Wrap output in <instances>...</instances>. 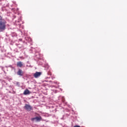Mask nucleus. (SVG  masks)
I'll return each instance as SVG.
<instances>
[{"instance_id":"nucleus-1","label":"nucleus","mask_w":127,"mask_h":127,"mask_svg":"<svg viewBox=\"0 0 127 127\" xmlns=\"http://www.w3.org/2000/svg\"><path fill=\"white\" fill-rule=\"evenodd\" d=\"M6 21L0 15V32L5 30L6 29Z\"/></svg>"},{"instance_id":"nucleus-2","label":"nucleus","mask_w":127,"mask_h":127,"mask_svg":"<svg viewBox=\"0 0 127 127\" xmlns=\"http://www.w3.org/2000/svg\"><path fill=\"white\" fill-rule=\"evenodd\" d=\"M24 109H25V110L27 111V112H30L31 111H32V110H33L32 107L28 104H25V105L24 106Z\"/></svg>"},{"instance_id":"nucleus-3","label":"nucleus","mask_w":127,"mask_h":127,"mask_svg":"<svg viewBox=\"0 0 127 127\" xmlns=\"http://www.w3.org/2000/svg\"><path fill=\"white\" fill-rule=\"evenodd\" d=\"M41 120H42V117L41 116L36 117L35 118H33L31 119V121H32V122H34V121H36V122H40Z\"/></svg>"},{"instance_id":"nucleus-4","label":"nucleus","mask_w":127,"mask_h":127,"mask_svg":"<svg viewBox=\"0 0 127 127\" xmlns=\"http://www.w3.org/2000/svg\"><path fill=\"white\" fill-rule=\"evenodd\" d=\"M42 73L41 72H36L35 73H34V76L35 78H37L38 77H39L41 75Z\"/></svg>"},{"instance_id":"nucleus-5","label":"nucleus","mask_w":127,"mask_h":127,"mask_svg":"<svg viewBox=\"0 0 127 127\" xmlns=\"http://www.w3.org/2000/svg\"><path fill=\"white\" fill-rule=\"evenodd\" d=\"M23 65V63L22 62H18L17 63V66L19 67H22Z\"/></svg>"},{"instance_id":"nucleus-6","label":"nucleus","mask_w":127,"mask_h":127,"mask_svg":"<svg viewBox=\"0 0 127 127\" xmlns=\"http://www.w3.org/2000/svg\"><path fill=\"white\" fill-rule=\"evenodd\" d=\"M17 74L20 75V76H22L23 74V72L22 71V70L20 69H19L18 71V72H17Z\"/></svg>"},{"instance_id":"nucleus-7","label":"nucleus","mask_w":127,"mask_h":127,"mask_svg":"<svg viewBox=\"0 0 127 127\" xmlns=\"http://www.w3.org/2000/svg\"><path fill=\"white\" fill-rule=\"evenodd\" d=\"M24 95H29V94H31V92H30V91L28 89H26L24 93H23Z\"/></svg>"},{"instance_id":"nucleus-8","label":"nucleus","mask_w":127,"mask_h":127,"mask_svg":"<svg viewBox=\"0 0 127 127\" xmlns=\"http://www.w3.org/2000/svg\"><path fill=\"white\" fill-rule=\"evenodd\" d=\"M73 127H80V126H74Z\"/></svg>"}]
</instances>
